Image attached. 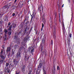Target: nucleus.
Instances as JSON below:
<instances>
[{"mask_svg":"<svg viewBox=\"0 0 74 74\" xmlns=\"http://www.w3.org/2000/svg\"><path fill=\"white\" fill-rule=\"evenodd\" d=\"M71 35L72 34L71 33H69V38L70 37V38H71Z\"/></svg>","mask_w":74,"mask_h":74,"instance_id":"obj_28","label":"nucleus"},{"mask_svg":"<svg viewBox=\"0 0 74 74\" xmlns=\"http://www.w3.org/2000/svg\"><path fill=\"white\" fill-rule=\"evenodd\" d=\"M11 55V54H10V53H9L8 55V56H10V55Z\"/></svg>","mask_w":74,"mask_h":74,"instance_id":"obj_60","label":"nucleus"},{"mask_svg":"<svg viewBox=\"0 0 74 74\" xmlns=\"http://www.w3.org/2000/svg\"><path fill=\"white\" fill-rule=\"evenodd\" d=\"M22 54V53H20L19 52H18L16 55V57L18 59H20L21 57V55Z\"/></svg>","mask_w":74,"mask_h":74,"instance_id":"obj_6","label":"nucleus"},{"mask_svg":"<svg viewBox=\"0 0 74 74\" xmlns=\"http://www.w3.org/2000/svg\"><path fill=\"white\" fill-rule=\"evenodd\" d=\"M42 64L40 63L38 66V69L37 70V72L36 73V74H40V69L42 67Z\"/></svg>","mask_w":74,"mask_h":74,"instance_id":"obj_3","label":"nucleus"},{"mask_svg":"<svg viewBox=\"0 0 74 74\" xmlns=\"http://www.w3.org/2000/svg\"><path fill=\"white\" fill-rule=\"evenodd\" d=\"M43 16H45V13H43Z\"/></svg>","mask_w":74,"mask_h":74,"instance_id":"obj_52","label":"nucleus"},{"mask_svg":"<svg viewBox=\"0 0 74 74\" xmlns=\"http://www.w3.org/2000/svg\"><path fill=\"white\" fill-rule=\"evenodd\" d=\"M6 70H7V71H8V67H7V68L6 69Z\"/></svg>","mask_w":74,"mask_h":74,"instance_id":"obj_54","label":"nucleus"},{"mask_svg":"<svg viewBox=\"0 0 74 74\" xmlns=\"http://www.w3.org/2000/svg\"><path fill=\"white\" fill-rule=\"evenodd\" d=\"M8 34L9 36H11V32L9 31L8 33Z\"/></svg>","mask_w":74,"mask_h":74,"instance_id":"obj_32","label":"nucleus"},{"mask_svg":"<svg viewBox=\"0 0 74 74\" xmlns=\"http://www.w3.org/2000/svg\"><path fill=\"white\" fill-rule=\"evenodd\" d=\"M34 30H35V31H36V28H35Z\"/></svg>","mask_w":74,"mask_h":74,"instance_id":"obj_62","label":"nucleus"},{"mask_svg":"<svg viewBox=\"0 0 74 74\" xmlns=\"http://www.w3.org/2000/svg\"><path fill=\"white\" fill-rule=\"evenodd\" d=\"M43 48V47H41V51H43V48Z\"/></svg>","mask_w":74,"mask_h":74,"instance_id":"obj_44","label":"nucleus"},{"mask_svg":"<svg viewBox=\"0 0 74 74\" xmlns=\"http://www.w3.org/2000/svg\"><path fill=\"white\" fill-rule=\"evenodd\" d=\"M33 13L32 14V16H34V18H35V16H36V13L35 12V10H34L33 11Z\"/></svg>","mask_w":74,"mask_h":74,"instance_id":"obj_12","label":"nucleus"},{"mask_svg":"<svg viewBox=\"0 0 74 74\" xmlns=\"http://www.w3.org/2000/svg\"><path fill=\"white\" fill-rule=\"evenodd\" d=\"M69 2H70V0H68Z\"/></svg>","mask_w":74,"mask_h":74,"instance_id":"obj_63","label":"nucleus"},{"mask_svg":"<svg viewBox=\"0 0 74 74\" xmlns=\"http://www.w3.org/2000/svg\"><path fill=\"white\" fill-rule=\"evenodd\" d=\"M2 16H3V14H0V19L2 17Z\"/></svg>","mask_w":74,"mask_h":74,"instance_id":"obj_41","label":"nucleus"},{"mask_svg":"<svg viewBox=\"0 0 74 74\" xmlns=\"http://www.w3.org/2000/svg\"><path fill=\"white\" fill-rule=\"evenodd\" d=\"M14 47L15 49H16L17 48H19V46H18V45H16L14 46Z\"/></svg>","mask_w":74,"mask_h":74,"instance_id":"obj_23","label":"nucleus"},{"mask_svg":"<svg viewBox=\"0 0 74 74\" xmlns=\"http://www.w3.org/2000/svg\"><path fill=\"white\" fill-rule=\"evenodd\" d=\"M60 22H61V21H60V19H59V21Z\"/></svg>","mask_w":74,"mask_h":74,"instance_id":"obj_59","label":"nucleus"},{"mask_svg":"<svg viewBox=\"0 0 74 74\" xmlns=\"http://www.w3.org/2000/svg\"><path fill=\"white\" fill-rule=\"evenodd\" d=\"M7 27H9V26H7Z\"/></svg>","mask_w":74,"mask_h":74,"instance_id":"obj_61","label":"nucleus"},{"mask_svg":"<svg viewBox=\"0 0 74 74\" xmlns=\"http://www.w3.org/2000/svg\"><path fill=\"white\" fill-rule=\"evenodd\" d=\"M15 35H16L14 36V38H17V37H18V36L17 35V34H15Z\"/></svg>","mask_w":74,"mask_h":74,"instance_id":"obj_35","label":"nucleus"},{"mask_svg":"<svg viewBox=\"0 0 74 74\" xmlns=\"http://www.w3.org/2000/svg\"><path fill=\"white\" fill-rule=\"evenodd\" d=\"M32 29H33V27H31V28H30V29L29 30V33L31 32V31L32 30Z\"/></svg>","mask_w":74,"mask_h":74,"instance_id":"obj_34","label":"nucleus"},{"mask_svg":"<svg viewBox=\"0 0 74 74\" xmlns=\"http://www.w3.org/2000/svg\"><path fill=\"white\" fill-rule=\"evenodd\" d=\"M60 69L59 66H58L57 67V71H58V70H60Z\"/></svg>","mask_w":74,"mask_h":74,"instance_id":"obj_30","label":"nucleus"},{"mask_svg":"<svg viewBox=\"0 0 74 74\" xmlns=\"http://www.w3.org/2000/svg\"><path fill=\"white\" fill-rule=\"evenodd\" d=\"M20 27H21V29H23V27H24V24H21L20 25Z\"/></svg>","mask_w":74,"mask_h":74,"instance_id":"obj_24","label":"nucleus"},{"mask_svg":"<svg viewBox=\"0 0 74 74\" xmlns=\"http://www.w3.org/2000/svg\"><path fill=\"white\" fill-rule=\"evenodd\" d=\"M32 71H29L28 73V74H32Z\"/></svg>","mask_w":74,"mask_h":74,"instance_id":"obj_33","label":"nucleus"},{"mask_svg":"<svg viewBox=\"0 0 74 74\" xmlns=\"http://www.w3.org/2000/svg\"><path fill=\"white\" fill-rule=\"evenodd\" d=\"M0 57L1 58L0 60V64H1L3 63V61L5 60V59L6 58V55L5 53L3 52V50L1 49V55Z\"/></svg>","mask_w":74,"mask_h":74,"instance_id":"obj_1","label":"nucleus"},{"mask_svg":"<svg viewBox=\"0 0 74 74\" xmlns=\"http://www.w3.org/2000/svg\"><path fill=\"white\" fill-rule=\"evenodd\" d=\"M32 47H29V49H28V52H29V53H30V51H31V50H32Z\"/></svg>","mask_w":74,"mask_h":74,"instance_id":"obj_20","label":"nucleus"},{"mask_svg":"<svg viewBox=\"0 0 74 74\" xmlns=\"http://www.w3.org/2000/svg\"><path fill=\"white\" fill-rule=\"evenodd\" d=\"M25 33H26V32H24L23 33H22L21 34L22 36H24V35H25Z\"/></svg>","mask_w":74,"mask_h":74,"instance_id":"obj_27","label":"nucleus"},{"mask_svg":"<svg viewBox=\"0 0 74 74\" xmlns=\"http://www.w3.org/2000/svg\"><path fill=\"white\" fill-rule=\"evenodd\" d=\"M22 47H21L19 49V51H18V52H19L21 53H22Z\"/></svg>","mask_w":74,"mask_h":74,"instance_id":"obj_19","label":"nucleus"},{"mask_svg":"<svg viewBox=\"0 0 74 74\" xmlns=\"http://www.w3.org/2000/svg\"><path fill=\"white\" fill-rule=\"evenodd\" d=\"M38 11H39L40 12H41V11L42 12L43 11V7L42 5V4H41V5L40 6H38Z\"/></svg>","mask_w":74,"mask_h":74,"instance_id":"obj_4","label":"nucleus"},{"mask_svg":"<svg viewBox=\"0 0 74 74\" xmlns=\"http://www.w3.org/2000/svg\"><path fill=\"white\" fill-rule=\"evenodd\" d=\"M36 34H37V29L36 30Z\"/></svg>","mask_w":74,"mask_h":74,"instance_id":"obj_51","label":"nucleus"},{"mask_svg":"<svg viewBox=\"0 0 74 74\" xmlns=\"http://www.w3.org/2000/svg\"><path fill=\"white\" fill-rule=\"evenodd\" d=\"M7 71L8 73H10V71L9 70H8V71Z\"/></svg>","mask_w":74,"mask_h":74,"instance_id":"obj_57","label":"nucleus"},{"mask_svg":"<svg viewBox=\"0 0 74 74\" xmlns=\"http://www.w3.org/2000/svg\"><path fill=\"white\" fill-rule=\"evenodd\" d=\"M23 5V3H22V5L21 3H19L18 4V6H17L16 8H18V7H19H19H22V5Z\"/></svg>","mask_w":74,"mask_h":74,"instance_id":"obj_15","label":"nucleus"},{"mask_svg":"<svg viewBox=\"0 0 74 74\" xmlns=\"http://www.w3.org/2000/svg\"><path fill=\"white\" fill-rule=\"evenodd\" d=\"M64 6V4H63L62 6V7H63V6Z\"/></svg>","mask_w":74,"mask_h":74,"instance_id":"obj_56","label":"nucleus"},{"mask_svg":"<svg viewBox=\"0 0 74 74\" xmlns=\"http://www.w3.org/2000/svg\"><path fill=\"white\" fill-rule=\"evenodd\" d=\"M16 74H20V71H16Z\"/></svg>","mask_w":74,"mask_h":74,"instance_id":"obj_29","label":"nucleus"},{"mask_svg":"<svg viewBox=\"0 0 74 74\" xmlns=\"http://www.w3.org/2000/svg\"><path fill=\"white\" fill-rule=\"evenodd\" d=\"M15 50H12V56H13L14 55V53H15Z\"/></svg>","mask_w":74,"mask_h":74,"instance_id":"obj_25","label":"nucleus"},{"mask_svg":"<svg viewBox=\"0 0 74 74\" xmlns=\"http://www.w3.org/2000/svg\"><path fill=\"white\" fill-rule=\"evenodd\" d=\"M25 22H27L25 23L26 24H27V23H28V21H27V20H25V21H24L25 23Z\"/></svg>","mask_w":74,"mask_h":74,"instance_id":"obj_36","label":"nucleus"},{"mask_svg":"<svg viewBox=\"0 0 74 74\" xmlns=\"http://www.w3.org/2000/svg\"><path fill=\"white\" fill-rule=\"evenodd\" d=\"M22 29H21L20 31L19 32L18 34V33H16V34H17V36H19V35H20V34H21L22 33Z\"/></svg>","mask_w":74,"mask_h":74,"instance_id":"obj_14","label":"nucleus"},{"mask_svg":"<svg viewBox=\"0 0 74 74\" xmlns=\"http://www.w3.org/2000/svg\"><path fill=\"white\" fill-rule=\"evenodd\" d=\"M31 16H32V17H31V21H33V17H34V16H32V15H31Z\"/></svg>","mask_w":74,"mask_h":74,"instance_id":"obj_31","label":"nucleus"},{"mask_svg":"<svg viewBox=\"0 0 74 74\" xmlns=\"http://www.w3.org/2000/svg\"><path fill=\"white\" fill-rule=\"evenodd\" d=\"M11 47L10 46L9 47H8L6 51L7 53V51L8 52H10L11 51Z\"/></svg>","mask_w":74,"mask_h":74,"instance_id":"obj_10","label":"nucleus"},{"mask_svg":"<svg viewBox=\"0 0 74 74\" xmlns=\"http://www.w3.org/2000/svg\"><path fill=\"white\" fill-rule=\"evenodd\" d=\"M9 66V64L8 63H6L5 64V68H6V67H8V66Z\"/></svg>","mask_w":74,"mask_h":74,"instance_id":"obj_26","label":"nucleus"},{"mask_svg":"<svg viewBox=\"0 0 74 74\" xmlns=\"http://www.w3.org/2000/svg\"><path fill=\"white\" fill-rule=\"evenodd\" d=\"M29 55L27 54L25 55V61H27L29 60Z\"/></svg>","mask_w":74,"mask_h":74,"instance_id":"obj_8","label":"nucleus"},{"mask_svg":"<svg viewBox=\"0 0 74 74\" xmlns=\"http://www.w3.org/2000/svg\"><path fill=\"white\" fill-rule=\"evenodd\" d=\"M45 69H46L45 67V66H44L43 67V74H46V71L45 70Z\"/></svg>","mask_w":74,"mask_h":74,"instance_id":"obj_18","label":"nucleus"},{"mask_svg":"<svg viewBox=\"0 0 74 74\" xmlns=\"http://www.w3.org/2000/svg\"><path fill=\"white\" fill-rule=\"evenodd\" d=\"M4 32L5 33H7V30L6 29H5L4 30Z\"/></svg>","mask_w":74,"mask_h":74,"instance_id":"obj_42","label":"nucleus"},{"mask_svg":"<svg viewBox=\"0 0 74 74\" xmlns=\"http://www.w3.org/2000/svg\"><path fill=\"white\" fill-rule=\"evenodd\" d=\"M13 63L16 65H17V64H18V63H19V61L18 60L16 59H14L13 60Z\"/></svg>","mask_w":74,"mask_h":74,"instance_id":"obj_9","label":"nucleus"},{"mask_svg":"<svg viewBox=\"0 0 74 74\" xmlns=\"http://www.w3.org/2000/svg\"><path fill=\"white\" fill-rule=\"evenodd\" d=\"M34 49H32L31 50V52L32 53V52H34Z\"/></svg>","mask_w":74,"mask_h":74,"instance_id":"obj_38","label":"nucleus"},{"mask_svg":"<svg viewBox=\"0 0 74 74\" xmlns=\"http://www.w3.org/2000/svg\"><path fill=\"white\" fill-rule=\"evenodd\" d=\"M29 35H27L26 36H25L24 38V40L21 43V45L22 46V47H24L25 46V42H24L25 41H26L27 40H29Z\"/></svg>","mask_w":74,"mask_h":74,"instance_id":"obj_2","label":"nucleus"},{"mask_svg":"<svg viewBox=\"0 0 74 74\" xmlns=\"http://www.w3.org/2000/svg\"><path fill=\"white\" fill-rule=\"evenodd\" d=\"M15 14L14 13H13L12 14V16H15Z\"/></svg>","mask_w":74,"mask_h":74,"instance_id":"obj_43","label":"nucleus"},{"mask_svg":"<svg viewBox=\"0 0 74 74\" xmlns=\"http://www.w3.org/2000/svg\"><path fill=\"white\" fill-rule=\"evenodd\" d=\"M63 25H62V27L63 28V26H64V23H63V21H62Z\"/></svg>","mask_w":74,"mask_h":74,"instance_id":"obj_40","label":"nucleus"},{"mask_svg":"<svg viewBox=\"0 0 74 74\" xmlns=\"http://www.w3.org/2000/svg\"><path fill=\"white\" fill-rule=\"evenodd\" d=\"M12 28H15V27L16 25H13L12 24V25H10L9 27V28L8 29V30L9 31H11V28H12Z\"/></svg>","mask_w":74,"mask_h":74,"instance_id":"obj_7","label":"nucleus"},{"mask_svg":"<svg viewBox=\"0 0 74 74\" xmlns=\"http://www.w3.org/2000/svg\"><path fill=\"white\" fill-rule=\"evenodd\" d=\"M3 23V21H1L0 22V25H2V23Z\"/></svg>","mask_w":74,"mask_h":74,"instance_id":"obj_37","label":"nucleus"},{"mask_svg":"<svg viewBox=\"0 0 74 74\" xmlns=\"http://www.w3.org/2000/svg\"><path fill=\"white\" fill-rule=\"evenodd\" d=\"M15 9V8H12V10H14V9Z\"/></svg>","mask_w":74,"mask_h":74,"instance_id":"obj_55","label":"nucleus"},{"mask_svg":"<svg viewBox=\"0 0 74 74\" xmlns=\"http://www.w3.org/2000/svg\"><path fill=\"white\" fill-rule=\"evenodd\" d=\"M62 30L63 32V34L64 35L65 34V27H64V25L63 26Z\"/></svg>","mask_w":74,"mask_h":74,"instance_id":"obj_16","label":"nucleus"},{"mask_svg":"<svg viewBox=\"0 0 74 74\" xmlns=\"http://www.w3.org/2000/svg\"><path fill=\"white\" fill-rule=\"evenodd\" d=\"M2 27L0 28V32H2Z\"/></svg>","mask_w":74,"mask_h":74,"instance_id":"obj_39","label":"nucleus"},{"mask_svg":"<svg viewBox=\"0 0 74 74\" xmlns=\"http://www.w3.org/2000/svg\"><path fill=\"white\" fill-rule=\"evenodd\" d=\"M45 40V38L44 37H43L42 40V44H44Z\"/></svg>","mask_w":74,"mask_h":74,"instance_id":"obj_22","label":"nucleus"},{"mask_svg":"<svg viewBox=\"0 0 74 74\" xmlns=\"http://www.w3.org/2000/svg\"><path fill=\"white\" fill-rule=\"evenodd\" d=\"M70 39H71V38H70L69 37L68 38V45H70V41H71Z\"/></svg>","mask_w":74,"mask_h":74,"instance_id":"obj_13","label":"nucleus"},{"mask_svg":"<svg viewBox=\"0 0 74 74\" xmlns=\"http://www.w3.org/2000/svg\"><path fill=\"white\" fill-rule=\"evenodd\" d=\"M42 21H43V22H45V20H44V18H43V19H42Z\"/></svg>","mask_w":74,"mask_h":74,"instance_id":"obj_48","label":"nucleus"},{"mask_svg":"<svg viewBox=\"0 0 74 74\" xmlns=\"http://www.w3.org/2000/svg\"><path fill=\"white\" fill-rule=\"evenodd\" d=\"M3 39L4 41H5V40H7L8 38H7V36L6 34H5V36L3 37Z\"/></svg>","mask_w":74,"mask_h":74,"instance_id":"obj_11","label":"nucleus"},{"mask_svg":"<svg viewBox=\"0 0 74 74\" xmlns=\"http://www.w3.org/2000/svg\"><path fill=\"white\" fill-rule=\"evenodd\" d=\"M51 45H52V44H53V41L51 40Z\"/></svg>","mask_w":74,"mask_h":74,"instance_id":"obj_47","label":"nucleus"},{"mask_svg":"<svg viewBox=\"0 0 74 74\" xmlns=\"http://www.w3.org/2000/svg\"><path fill=\"white\" fill-rule=\"evenodd\" d=\"M26 68V65H24L21 68V71L23 73H25V69Z\"/></svg>","mask_w":74,"mask_h":74,"instance_id":"obj_5","label":"nucleus"},{"mask_svg":"<svg viewBox=\"0 0 74 74\" xmlns=\"http://www.w3.org/2000/svg\"><path fill=\"white\" fill-rule=\"evenodd\" d=\"M29 29V28H27V27L26 26V27L25 28L24 32H26L27 33V30H28V29Z\"/></svg>","mask_w":74,"mask_h":74,"instance_id":"obj_17","label":"nucleus"},{"mask_svg":"<svg viewBox=\"0 0 74 74\" xmlns=\"http://www.w3.org/2000/svg\"><path fill=\"white\" fill-rule=\"evenodd\" d=\"M3 9H7V7H4L3 8Z\"/></svg>","mask_w":74,"mask_h":74,"instance_id":"obj_45","label":"nucleus"},{"mask_svg":"<svg viewBox=\"0 0 74 74\" xmlns=\"http://www.w3.org/2000/svg\"><path fill=\"white\" fill-rule=\"evenodd\" d=\"M42 28H43V27H44V24H43V23H42Z\"/></svg>","mask_w":74,"mask_h":74,"instance_id":"obj_49","label":"nucleus"},{"mask_svg":"<svg viewBox=\"0 0 74 74\" xmlns=\"http://www.w3.org/2000/svg\"><path fill=\"white\" fill-rule=\"evenodd\" d=\"M23 17V16H21V18H22V17Z\"/></svg>","mask_w":74,"mask_h":74,"instance_id":"obj_64","label":"nucleus"},{"mask_svg":"<svg viewBox=\"0 0 74 74\" xmlns=\"http://www.w3.org/2000/svg\"><path fill=\"white\" fill-rule=\"evenodd\" d=\"M16 1H17V0H14V3H16Z\"/></svg>","mask_w":74,"mask_h":74,"instance_id":"obj_53","label":"nucleus"},{"mask_svg":"<svg viewBox=\"0 0 74 74\" xmlns=\"http://www.w3.org/2000/svg\"><path fill=\"white\" fill-rule=\"evenodd\" d=\"M43 29V28H42H42H41V31H42V30Z\"/></svg>","mask_w":74,"mask_h":74,"instance_id":"obj_58","label":"nucleus"},{"mask_svg":"<svg viewBox=\"0 0 74 74\" xmlns=\"http://www.w3.org/2000/svg\"><path fill=\"white\" fill-rule=\"evenodd\" d=\"M56 68H55V67H54V68L53 69V73L55 74V72H56Z\"/></svg>","mask_w":74,"mask_h":74,"instance_id":"obj_21","label":"nucleus"},{"mask_svg":"<svg viewBox=\"0 0 74 74\" xmlns=\"http://www.w3.org/2000/svg\"><path fill=\"white\" fill-rule=\"evenodd\" d=\"M55 22H56V18H55L54 19Z\"/></svg>","mask_w":74,"mask_h":74,"instance_id":"obj_50","label":"nucleus"},{"mask_svg":"<svg viewBox=\"0 0 74 74\" xmlns=\"http://www.w3.org/2000/svg\"><path fill=\"white\" fill-rule=\"evenodd\" d=\"M11 25V23H10V22H9L8 23V26H10V25Z\"/></svg>","mask_w":74,"mask_h":74,"instance_id":"obj_46","label":"nucleus"}]
</instances>
